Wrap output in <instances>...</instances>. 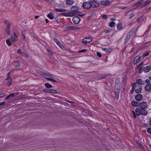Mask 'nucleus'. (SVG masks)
Masks as SVG:
<instances>
[{"label":"nucleus","mask_w":151,"mask_h":151,"mask_svg":"<svg viewBox=\"0 0 151 151\" xmlns=\"http://www.w3.org/2000/svg\"><path fill=\"white\" fill-rule=\"evenodd\" d=\"M117 80H116L115 85V93L116 98L117 99H118L119 98L120 88L118 86V83L117 82Z\"/></svg>","instance_id":"1"},{"label":"nucleus","mask_w":151,"mask_h":151,"mask_svg":"<svg viewBox=\"0 0 151 151\" xmlns=\"http://www.w3.org/2000/svg\"><path fill=\"white\" fill-rule=\"evenodd\" d=\"M92 4L90 1H86L83 3L82 4V7L85 9H90L92 6Z\"/></svg>","instance_id":"2"},{"label":"nucleus","mask_w":151,"mask_h":151,"mask_svg":"<svg viewBox=\"0 0 151 151\" xmlns=\"http://www.w3.org/2000/svg\"><path fill=\"white\" fill-rule=\"evenodd\" d=\"M4 22L6 25V27L5 29V31L8 35H10L9 29H10L11 23L6 20H5L4 21Z\"/></svg>","instance_id":"3"},{"label":"nucleus","mask_w":151,"mask_h":151,"mask_svg":"<svg viewBox=\"0 0 151 151\" xmlns=\"http://www.w3.org/2000/svg\"><path fill=\"white\" fill-rule=\"evenodd\" d=\"M83 43L84 44H86L87 43H89L93 40L92 37H89L88 38H85L83 39Z\"/></svg>","instance_id":"4"},{"label":"nucleus","mask_w":151,"mask_h":151,"mask_svg":"<svg viewBox=\"0 0 151 151\" xmlns=\"http://www.w3.org/2000/svg\"><path fill=\"white\" fill-rule=\"evenodd\" d=\"M91 3L92 4V7L93 8L97 7L99 6V3L97 1V0H90Z\"/></svg>","instance_id":"5"},{"label":"nucleus","mask_w":151,"mask_h":151,"mask_svg":"<svg viewBox=\"0 0 151 151\" xmlns=\"http://www.w3.org/2000/svg\"><path fill=\"white\" fill-rule=\"evenodd\" d=\"M139 106L141 109H146L148 106L147 103L145 102H142L140 103Z\"/></svg>","instance_id":"6"},{"label":"nucleus","mask_w":151,"mask_h":151,"mask_svg":"<svg viewBox=\"0 0 151 151\" xmlns=\"http://www.w3.org/2000/svg\"><path fill=\"white\" fill-rule=\"evenodd\" d=\"M71 10L76 15L78 14L79 11L78 7L76 6H73L71 8Z\"/></svg>","instance_id":"7"},{"label":"nucleus","mask_w":151,"mask_h":151,"mask_svg":"<svg viewBox=\"0 0 151 151\" xmlns=\"http://www.w3.org/2000/svg\"><path fill=\"white\" fill-rule=\"evenodd\" d=\"M132 35V32H129L127 34L126 36V37L124 42V44H126L128 40L131 37V36Z\"/></svg>","instance_id":"8"},{"label":"nucleus","mask_w":151,"mask_h":151,"mask_svg":"<svg viewBox=\"0 0 151 151\" xmlns=\"http://www.w3.org/2000/svg\"><path fill=\"white\" fill-rule=\"evenodd\" d=\"M142 55V54H139V56H137L134 58V65L137 64L140 61L141 58L142 56L140 55Z\"/></svg>","instance_id":"9"},{"label":"nucleus","mask_w":151,"mask_h":151,"mask_svg":"<svg viewBox=\"0 0 151 151\" xmlns=\"http://www.w3.org/2000/svg\"><path fill=\"white\" fill-rule=\"evenodd\" d=\"M143 68V71L146 73L148 72L151 69V65L149 66H142V68Z\"/></svg>","instance_id":"10"},{"label":"nucleus","mask_w":151,"mask_h":151,"mask_svg":"<svg viewBox=\"0 0 151 151\" xmlns=\"http://www.w3.org/2000/svg\"><path fill=\"white\" fill-rule=\"evenodd\" d=\"M72 20L73 23L75 24H78L80 21V18L78 17H73Z\"/></svg>","instance_id":"11"},{"label":"nucleus","mask_w":151,"mask_h":151,"mask_svg":"<svg viewBox=\"0 0 151 151\" xmlns=\"http://www.w3.org/2000/svg\"><path fill=\"white\" fill-rule=\"evenodd\" d=\"M79 29V27L76 26H68L66 27V30H69L71 29L77 30Z\"/></svg>","instance_id":"12"},{"label":"nucleus","mask_w":151,"mask_h":151,"mask_svg":"<svg viewBox=\"0 0 151 151\" xmlns=\"http://www.w3.org/2000/svg\"><path fill=\"white\" fill-rule=\"evenodd\" d=\"M142 95L140 94L137 95L135 97V100L138 101H140L142 99Z\"/></svg>","instance_id":"13"},{"label":"nucleus","mask_w":151,"mask_h":151,"mask_svg":"<svg viewBox=\"0 0 151 151\" xmlns=\"http://www.w3.org/2000/svg\"><path fill=\"white\" fill-rule=\"evenodd\" d=\"M145 91H151V84H147L145 87Z\"/></svg>","instance_id":"14"},{"label":"nucleus","mask_w":151,"mask_h":151,"mask_svg":"<svg viewBox=\"0 0 151 151\" xmlns=\"http://www.w3.org/2000/svg\"><path fill=\"white\" fill-rule=\"evenodd\" d=\"M110 2L109 1H103L101 2V4L103 6H106L109 4Z\"/></svg>","instance_id":"15"},{"label":"nucleus","mask_w":151,"mask_h":151,"mask_svg":"<svg viewBox=\"0 0 151 151\" xmlns=\"http://www.w3.org/2000/svg\"><path fill=\"white\" fill-rule=\"evenodd\" d=\"M136 113L137 116H139L141 114V110L139 108H137L135 111Z\"/></svg>","instance_id":"16"},{"label":"nucleus","mask_w":151,"mask_h":151,"mask_svg":"<svg viewBox=\"0 0 151 151\" xmlns=\"http://www.w3.org/2000/svg\"><path fill=\"white\" fill-rule=\"evenodd\" d=\"M12 40L14 42L16 41L17 40V37L15 32H14L13 35L12 36Z\"/></svg>","instance_id":"17"},{"label":"nucleus","mask_w":151,"mask_h":151,"mask_svg":"<svg viewBox=\"0 0 151 151\" xmlns=\"http://www.w3.org/2000/svg\"><path fill=\"white\" fill-rule=\"evenodd\" d=\"M132 104L135 107H137L139 106V103L137 102L134 101H132L131 102Z\"/></svg>","instance_id":"18"},{"label":"nucleus","mask_w":151,"mask_h":151,"mask_svg":"<svg viewBox=\"0 0 151 151\" xmlns=\"http://www.w3.org/2000/svg\"><path fill=\"white\" fill-rule=\"evenodd\" d=\"M66 3L67 5H72L74 2L73 0H66Z\"/></svg>","instance_id":"19"},{"label":"nucleus","mask_w":151,"mask_h":151,"mask_svg":"<svg viewBox=\"0 0 151 151\" xmlns=\"http://www.w3.org/2000/svg\"><path fill=\"white\" fill-rule=\"evenodd\" d=\"M138 85H142L144 84V83L142 79H137L136 81Z\"/></svg>","instance_id":"20"},{"label":"nucleus","mask_w":151,"mask_h":151,"mask_svg":"<svg viewBox=\"0 0 151 151\" xmlns=\"http://www.w3.org/2000/svg\"><path fill=\"white\" fill-rule=\"evenodd\" d=\"M145 109H141V114L143 116H145L147 115L148 113V111H147Z\"/></svg>","instance_id":"21"},{"label":"nucleus","mask_w":151,"mask_h":151,"mask_svg":"<svg viewBox=\"0 0 151 151\" xmlns=\"http://www.w3.org/2000/svg\"><path fill=\"white\" fill-rule=\"evenodd\" d=\"M47 17L51 19H52L54 18L53 14L52 12L47 14Z\"/></svg>","instance_id":"22"},{"label":"nucleus","mask_w":151,"mask_h":151,"mask_svg":"<svg viewBox=\"0 0 151 151\" xmlns=\"http://www.w3.org/2000/svg\"><path fill=\"white\" fill-rule=\"evenodd\" d=\"M55 10L57 12H64L66 11L65 9H55Z\"/></svg>","instance_id":"23"},{"label":"nucleus","mask_w":151,"mask_h":151,"mask_svg":"<svg viewBox=\"0 0 151 151\" xmlns=\"http://www.w3.org/2000/svg\"><path fill=\"white\" fill-rule=\"evenodd\" d=\"M144 0H141L140 1H139L138 2L136 3L135 4H134L133 5V6H139V5H140L142 3L144 2Z\"/></svg>","instance_id":"24"},{"label":"nucleus","mask_w":151,"mask_h":151,"mask_svg":"<svg viewBox=\"0 0 151 151\" xmlns=\"http://www.w3.org/2000/svg\"><path fill=\"white\" fill-rule=\"evenodd\" d=\"M142 87L140 86L138 89L135 90V92L137 93H140L142 91Z\"/></svg>","instance_id":"25"},{"label":"nucleus","mask_w":151,"mask_h":151,"mask_svg":"<svg viewBox=\"0 0 151 151\" xmlns=\"http://www.w3.org/2000/svg\"><path fill=\"white\" fill-rule=\"evenodd\" d=\"M6 80L8 81V82L6 83L8 84V86H10L12 82V79L11 78H9V79H7V78Z\"/></svg>","instance_id":"26"},{"label":"nucleus","mask_w":151,"mask_h":151,"mask_svg":"<svg viewBox=\"0 0 151 151\" xmlns=\"http://www.w3.org/2000/svg\"><path fill=\"white\" fill-rule=\"evenodd\" d=\"M122 27V23H119L117 24V29L118 30H120Z\"/></svg>","instance_id":"27"},{"label":"nucleus","mask_w":151,"mask_h":151,"mask_svg":"<svg viewBox=\"0 0 151 151\" xmlns=\"http://www.w3.org/2000/svg\"><path fill=\"white\" fill-rule=\"evenodd\" d=\"M115 24V23L114 22H111L109 23V26L111 27L112 28L114 27Z\"/></svg>","instance_id":"28"},{"label":"nucleus","mask_w":151,"mask_h":151,"mask_svg":"<svg viewBox=\"0 0 151 151\" xmlns=\"http://www.w3.org/2000/svg\"><path fill=\"white\" fill-rule=\"evenodd\" d=\"M14 65L16 67H18L20 65L19 62L18 61H14Z\"/></svg>","instance_id":"29"},{"label":"nucleus","mask_w":151,"mask_h":151,"mask_svg":"<svg viewBox=\"0 0 151 151\" xmlns=\"http://www.w3.org/2000/svg\"><path fill=\"white\" fill-rule=\"evenodd\" d=\"M53 40L58 46H59V45L61 44L60 42L56 38H54Z\"/></svg>","instance_id":"30"},{"label":"nucleus","mask_w":151,"mask_h":151,"mask_svg":"<svg viewBox=\"0 0 151 151\" xmlns=\"http://www.w3.org/2000/svg\"><path fill=\"white\" fill-rule=\"evenodd\" d=\"M137 27H134L132 29L131 31L130 32H132V34L133 33V32H135L138 29Z\"/></svg>","instance_id":"31"},{"label":"nucleus","mask_w":151,"mask_h":151,"mask_svg":"<svg viewBox=\"0 0 151 151\" xmlns=\"http://www.w3.org/2000/svg\"><path fill=\"white\" fill-rule=\"evenodd\" d=\"M42 75L46 76L47 77H53V75L50 73H45V74H42Z\"/></svg>","instance_id":"32"},{"label":"nucleus","mask_w":151,"mask_h":151,"mask_svg":"<svg viewBox=\"0 0 151 151\" xmlns=\"http://www.w3.org/2000/svg\"><path fill=\"white\" fill-rule=\"evenodd\" d=\"M45 86L47 88H51L52 87V85L48 83H45Z\"/></svg>","instance_id":"33"},{"label":"nucleus","mask_w":151,"mask_h":151,"mask_svg":"<svg viewBox=\"0 0 151 151\" xmlns=\"http://www.w3.org/2000/svg\"><path fill=\"white\" fill-rule=\"evenodd\" d=\"M102 49L106 52H111L110 50L108 48H102Z\"/></svg>","instance_id":"34"},{"label":"nucleus","mask_w":151,"mask_h":151,"mask_svg":"<svg viewBox=\"0 0 151 151\" xmlns=\"http://www.w3.org/2000/svg\"><path fill=\"white\" fill-rule=\"evenodd\" d=\"M150 52V51H149L148 52H146L143 54V56L144 57L147 56L149 54V53Z\"/></svg>","instance_id":"35"},{"label":"nucleus","mask_w":151,"mask_h":151,"mask_svg":"<svg viewBox=\"0 0 151 151\" xmlns=\"http://www.w3.org/2000/svg\"><path fill=\"white\" fill-rule=\"evenodd\" d=\"M6 43L8 45L10 46L12 45L11 43V42L10 40L9 39H7L6 41Z\"/></svg>","instance_id":"36"},{"label":"nucleus","mask_w":151,"mask_h":151,"mask_svg":"<svg viewBox=\"0 0 151 151\" xmlns=\"http://www.w3.org/2000/svg\"><path fill=\"white\" fill-rule=\"evenodd\" d=\"M50 93H58V92L56 90L53 89H50Z\"/></svg>","instance_id":"37"},{"label":"nucleus","mask_w":151,"mask_h":151,"mask_svg":"<svg viewBox=\"0 0 151 151\" xmlns=\"http://www.w3.org/2000/svg\"><path fill=\"white\" fill-rule=\"evenodd\" d=\"M149 4V3L148 2V1H147V0L146 1V2L143 5H142V6H141V8H142L144 7H145V6H146L148 4Z\"/></svg>","instance_id":"38"},{"label":"nucleus","mask_w":151,"mask_h":151,"mask_svg":"<svg viewBox=\"0 0 151 151\" xmlns=\"http://www.w3.org/2000/svg\"><path fill=\"white\" fill-rule=\"evenodd\" d=\"M134 13L133 12H132L131 13V14H130L129 16V18L130 19H132V18L134 16Z\"/></svg>","instance_id":"39"},{"label":"nucleus","mask_w":151,"mask_h":151,"mask_svg":"<svg viewBox=\"0 0 151 151\" xmlns=\"http://www.w3.org/2000/svg\"><path fill=\"white\" fill-rule=\"evenodd\" d=\"M50 89H45L43 90V91L44 92H47L50 93Z\"/></svg>","instance_id":"40"},{"label":"nucleus","mask_w":151,"mask_h":151,"mask_svg":"<svg viewBox=\"0 0 151 151\" xmlns=\"http://www.w3.org/2000/svg\"><path fill=\"white\" fill-rule=\"evenodd\" d=\"M55 20L58 23H59L60 22L61 20L60 18H56L55 19Z\"/></svg>","instance_id":"41"},{"label":"nucleus","mask_w":151,"mask_h":151,"mask_svg":"<svg viewBox=\"0 0 151 151\" xmlns=\"http://www.w3.org/2000/svg\"><path fill=\"white\" fill-rule=\"evenodd\" d=\"M21 55L23 57H27V54L24 52H22V53L21 54Z\"/></svg>","instance_id":"42"},{"label":"nucleus","mask_w":151,"mask_h":151,"mask_svg":"<svg viewBox=\"0 0 151 151\" xmlns=\"http://www.w3.org/2000/svg\"><path fill=\"white\" fill-rule=\"evenodd\" d=\"M97 55L99 58H101L102 56L101 54L99 52H97L96 53Z\"/></svg>","instance_id":"43"},{"label":"nucleus","mask_w":151,"mask_h":151,"mask_svg":"<svg viewBox=\"0 0 151 151\" xmlns=\"http://www.w3.org/2000/svg\"><path fill=\"white\" fill-rule=\"evenodd\" d=\"M150 80L149 79H147L145 81V83L147 84H150Z\"/></svg>","instance_id":"44"},{"label":"nucleus","mask_w":151,"mask_h":151,"mask_svg":"<svg viewBox=\"0 0 151 151\" xmlns=\"http://www.w3.org/2000/svg\"><path fill=\"white\" fill-rule=\"evenodd\" d=\"M69 14L70 15H72V17L75 16L76 15L75 14H74V13H73V12H72V11L71 12H69Z\"/></svg>","instance_id":"45"},{"label":"nucleus","mask_w":151,"mask_h":151,"mask_svg":"<svg viewBox=\"0 0 151 151\" xmlns=\"http://www.w3.org/2000/svg\"><path fill=\"white\" fill-rule=\"evenodd\" d=\"M17 53L18 54H21L22 53L21 50L20 49H18L17 51Z\"/></svg>","instance_id":"46"},{"label":"nucleus","mask_w":151,"mask_h":151,"mask_svg":"<svg viewBox=\"0 0 151 151\" xmlns=\"http://www.w3.org/2000/svg\"><path fill=\"white\" fill-rule=\"evenodd\" d=\"M136 85V83H133L132 85V88H134L135 87V86Z\"/></svg>","instance_id":"47"},{"label":"nucleus","mask_w":151,"mask_h":151,"mask_svg":"<svg viewBox=\"0 0 151 151\" xmlns=\"http://www.w3.org/2000/svg\"><path fill=\"white\" fill-rule=\"evenodd\" d=\"M147 131L148 133H151V128H148Z\"/></svg>","instance_id":"48"},{"label":"nucleus","mask_w":151,"mask_h":151,"mask_svg":"<svg viewBox=\"0 0 151 151\" xmlns=\"http://www.w3.org/2000/svg\"><path fill=\"white\" fill-rule=\"evenodd\" d=\"M102 18L103 19H107V15L106 14L103 15L102 16Z\"/></svg>","instance_id":"49"},{"label":"nucleus","mask_w":151,"mask_h":151,"mask_svg":"<svg viewBox=\"0 0 151 151\" xmlns=\"http://www.w3.org/2000/svg\"><path fill=\"white\" fill-rule=\"evenodd\" d=\"M143 71V68L142 69V67H141L139 70V73H141Z\"/></svg>","instance_id":"50"},{"label":"nucleus","mask_w":151,"mask_h":151,"mask_svg":"<svg viewBox=\"0 0 151 151\" xmlns=\"http://www.w3.org/2000/svg\"><path fill=\"white\" fill-rule=\"evenodd\" d=\"M142 17H138L137 19V20L138 22H139L140 20L141 19Z\"/></svg>","instance_id":"51"},{"label":"nucleus","mask_w":151,"mask_h":151,"mask_svg":"<svg viewBox=\"0 0 151 151\" xmlns=\"http://www.w3.org/2000/svg\"><path fill=\"white\" fill-rule=\"evenodd\" d=\"M87 51L86 50V49H83L82 50H81L79 51V52H85Z\"/></svg>","instance_id":"52"},{"label":"nucleus","mask_w":151,"mask_h":151,"mask_svg":"<svg viewBox=\"0 0 151 151\" xmlns=\"http://www.w3.org/2000/svg\"><path fill=\"white\" fill-rule=\"evenodd\" d=\"M14 95H15L14 93H12L11 94H10L9 95V97H13Z\"/></svg>","instance_id":"53"},{"label":"nucleus","mask_w":151,"mask_h":151,"mask_svg":"<svg viewBox=\"0 0 151 151\" xmlns=\"http://www.w3.org/2000/svg\"><path fill=\"white\" fill-rule=\"evenodd\" d=\"M46 79L47 80L51 82H52V81H53V79H52V78H46Z\"/></svg>","instance_id":"54"},{"label":"nucleus","mask_w":151,"mask_h":151,"mask_svg":"<svg viewBox=\"0 0 151 151\" xmlns=\"http://www.w3.org/2000/svg\"><path fill=\"white\" fill-rule=\"evenodd\" d=\"M11 72L8 73L7 75V79H9V78H10V73Z\"/></svg>","instance_id":"55"},{"label":"nucleus","mask_w":151,"mask_h":151,"mask_svg":"<svg viewBox=\"0 0 151 151\" xmlns=\"http://www.w3.org/2000/svg\"><path fill=\"white\" fill-rule=\"evenodd\" d=\"M132 112L133 114L134 117V118H135L136 117V114L135 112H134V111H132Z\"/></svg>","instance_id":"56"},{"label":"nucleus","mask_w":151,"mask_h":151,"mask_svg":"<svg viewBox=\"0 0 151 151\" xmlns=\"http://www.w3.org/2000/svg\"><path fill=\"white\" fill-rule=\"evenodd\" d=\"M5 104V102L4 101H3L0 103V106L1 105H4Z\"/></svg>","instance_id":"57"},{"label":"nucleus","mask_w":151,"mask_h":151,"mask_svg":"<svg viewBox=\"0 0 151 151\" xmlns=\"http://www.w3.org/2000/svg\"><path fill=\"white\" fill-rule=\"evenodd\" d=\"M134 91V88H132V90L130 91V93L132 94Z\"/></svg>","instance_id":"58"},{"label":"nucleus","mask_w":151,"mask_h":151,"mask_svg":"<svg viewBox=\"0 0 151 151\" xmlns=\"http://www.w3.org/2000/svg\"><path fill=\"white\" fill-rule=\"evenodd\" d=\"M143 63H144L143 62H141L139 64V65H138V68H139V67L142 65H143Z\"/></svg>","instance_id":"59"},{"label":"nucleus","mask_w":151,"mask_h":151,"mask_svg":"<svg viewBox=\"0 0 151 151\" xmlns=\"http://www.w3.org/2000/svg\"><path fill=\"white\" fill-rule=\"evenodd\" d=\"M5 94L4 93H3L0 94V98H2L4 95Z\"/></svg>","instance_id":"60"},{"label":"nucleus","mask_w":151,"mask_h":151,"mask_svg":"<svg viewBox=\"0 0 151 151\" xmlns=\"http://www.w3.org/2000/svg\"><path fill=\"white\" fill-rule=\"evenodd\" d=\"M61 14L64 16L67 17V13H62Z\"/></svg>","instance_id":"61"},{"label":"nucleus","mask_w":151,"mask_h":151,"mask_svg":"<svg viewBox=\"0 0 151 151\" xmlns=\"http://www.w3.org/2000/svg\"><path fill=\"white\" fill-rule=\"evenodd\" d=\"M68 102H69V103H71V105H73V104H74V103L72 101H67Z\"/></svg>","instance_id":"62"},{"label":"nucleus","mask_w":151,"mask_h":151,"mask_svg":"<svg viewBox=\"0 0 151 151\" xmlns=\"http://www.w3.org/2000/svg\"><path fill=\"white\" fill-rule=\"evenodd\" d=\"M111 32V30H107L106 32V33H109V32Z\"/></svg>","instance_id":"63"},{"label":"nucleus","mask_w":151,"mask_h":151,"mask_svg":"<svg viewBox=\"0 0 151 151\" xmlns=\"http://www.w3.org/2000/svg\"><path fill=\"white\" fill-rule=\"evenodd\" d=\"M129 11L127 12H126L124 14V15L125 16H127L128 14L129 13Z\"/></svg>","instance_id":"64"}]
</instances>
